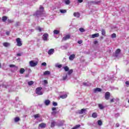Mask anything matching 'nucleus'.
<instances>
[{
    "instance_id": "f257e3e1",
    "label": "nucleus",
    "mask_w": 129,
    "mask_h": 129,
    "mask_svg": "<svg viewBox=\"0 0 129 129\" xmlns=\"http://www.w3.org/2000/svg\"><path fill=\"white\" fill-rule=\"evenodd\" d=\"M44 12V7L42 6H40L39 7V10L36 11L34 14L36 18H40L43 16V13Z\"/></svg>"
},
{
    "instance_id": "f03ea898",
    "label": "nucleus",
    "mask_w": 129,
    "mask_h": 129,
    "mask_svg": "<svg viewBox=\"0 0 129 129\" xmlns=\"http://www.w3.org/2000/svg\"><path fill=\"white\" fill-rule=\"evenodd\" d=\"M73 73V70H70L68 73L66 74V76L63 77V80H68L71 78V74Z\"/></svg>"
},
{
    "instance_id": "7ed1b4c3",
    "label": "nucleus",
    "mask_w": 129,
    "mask_h": 129,
    "mask_svg": "<svg viewBox=\"0 0 129 129\" xmlns=\"http://www.w3.org/2000/svg\"><path fill=\"white\" fill-rule=\"evenodd\" d=\"M42 87H38L36 89L35 92L37 95H43V92H42Z\"/></svg>"
},
{
    "instance_id": "20e7f679",
    "label": "nucleus",
    "mask_w": 129,
    "mask_h": 129,
    "mask_svg": "<svg viewBox=\"0 0 129 129\" xmlns=\"http://www.w3.org/2000/svg\"><path fill=\"white\" fill-rule=\"evenodd\" d=\"M29 64L31 67H35L38 65V61H35L34 60H31L29 62Z\"/></svg>"
},
{
    "instance_id": "39448f33",
    "label": "nucleus",
    "mask_w": 129,
    "mask_h": 129,
    "mask_svg": "<svg viewBox=\"0 0 129 129\" xmlns=\"http://www.w3.org/2000/svg\"><path fill=\"white\" fill-rule=\"evenodd\" d=\"M16 42L17 43V46H18V47H21V46H22L23 43H22V40H21V38H17L16 39Z\"/></svg>"
},
{
    "instance_id": "423d86ee",
    "label": "nucleus",
    "mask_w": 129,
    "mask_h": 129,
    "mask_svg": "<svg viewBox=\"0 0 129 129\" xmlns=\"http://www.w3.org/2000/svg\"><path fill=\"white\" fill-rule=\"evenodd\" d=\"M89 4H93V5H97V6H99V5H100V4H101V1H91L88 2Z\"/></svg>"
},
{
    "instance_id": "0eeeda50",
    "label": "nucleus",
    "mask_w": 129,
    "mask_h": 129,
    "mask_svg": "<svg viewBox=\"0 0 129 129\" xmlns=\"http://www.w3.org/2000/svg\"><path fill=\"white\" fill-rule=\"evenodd\" d=\"M71 38V36L69 34L66 35V36H64L62 40H61V42H64L65 41H67V40H69V39H70Z\"/></svg>"
},
{
    "instance_id": "6e6552de",
    "label": "nucleus",
    "mask_w": 129,
    "mask_h": 129,
    "mask_svg": "<svg viewBox=\"0 0 129 129\" xmlns=\"http://www.w3.org/2000/svg\"><path fill=\"white\" fill-rule=\"evenodd\" d=\"M59 97L62 99H65L67 97V94H64V92H61Z\"/></svg>"
},
{
    "instance_id": "1a4fd4ad",
    "label": "nucleus",
    "mask_w": 129,
    "mask_h": 129,
    "mask_svg": "<svg viewBox=\"0 0 129 129\" xmlns=\"http://www.w3.org/2000/svg\"><path fill=\"white\" fill-rule=\"evenodd\" d=\"M110 97V93L109 92H107L105 94V98L106 100H108Z\"/></svg>"
},
{
    "instance_id": "9d476101",
    "label": "nucleus",
    "mask_w": 129,
    "mask_h": 129,
    "mask_svg": "<svg viewBox=\"0 0 129 129\" xmlns=\"http://www.w3.org/2000/svg\"><path fill=\"white\" fill-rule=\"evenodd\" d=\"M69 47L68 43H67L64 45L60 46V49H61V50H67Z\"/></svg>"
},
{
    "instance_id": "9b49d317",
    "label": "nucleus",
    "mask_w": 129,
    "mask_h": 129,
    "mask_svg": "<svg viewBox=\"0 0 129 129\" xmlns=\"http://www.w3.org/2000/svg\"><path fill=\"white\" fill-rule=\"evenodd\" d=\"M48 36V35L47 33H45L43 35L42 39H43V41H47Z\"/></svg>"
},
{
    "instance_id": "f8f14e48",
    "label": "nucleus",
    "mask_w": 129,
    "mask_h": 129,
    "mask_svg": "<svg viewBox=\"0 0 129 129\" xmlns=\"http://www.w3.org/2000/svg\"><path fill=\"white\" fill-rule=\"evenodd\" d=\"M54 52L55 49H54L53 48H51L48 50V55H53V54H54Z\"/></svg>"
},
{
    "instance_id": "ddd939ff",
    "label": "nucleus",
    "mask_w": 129,
    "mask_h": 129,
    "mask_svg": "<svg viewBox=\"0 0 129 129\" xmlns=\"http://www.w3.org/2000/svg\"><path fill=\"white\" fill-rule=\"evenodd\" d=\"M35 30H36V31H38L39 32L44 31V28H42L40 26L36 27Z\"/></svg>"
},
{
    "instance_id": "4468645a",
    "label": "nucleus",
    "mask_w": 129,
    "mask_h": 129,
    "mask_svg": "<svg viewBox=\"0 0 129 129\" xmlns=\"http://www.w3.org/2000/svg\"><path fill=\"white\" fill-rule=\"evenodd\" d=\"M85 112H86V109H82L78 111L79 114H83V113H85Z\"/></svg>"
},
{
    "instance_id": "2eb2a0df",
    "label": "nucleus",
    "mask_w": 129,
    "mask_h": 129,
    "mask_svg": "<svg viewBox=\"0 0 129 129\" xmlns=\"http://www.w3.org/2000/svg\"><path fill=\"white\" fill-rule=\"evenodd\" d=\"M74 59H75V54H71L69 56V60H70V61H73V60H74Z\"/></svg>"
},
{
    "instance_id": "dca6fc26",
    "label": "nucleus",
    "mask_w": 129,
    "mask_h": 129,
    "mask_svg": "<svg viewBox=\"0 0 129 129\" xmlns=\"http://www.w3.org/2000/svg\"><path fill=\"white\" fill-rule=\"evenodd\" d=\"M99 37V33H95L91 35V38L94 39V38H97Z\"/></svg>"
},
{
    "instance_id": "f3484780",
    "label": "nucleus",
    "mask_w": 129,
    "mask_h": 129,
    "mask_svg": "<svg viewBox=\"0 0 129 129\" xmlns=\"http://www.w3.org/2000/svg\"><path fill=\"white\" fill-rule=\"evenodd\" d=\"M101 89L99 88H97L95 89H94V93H96V92H101Z\"/></svg>"
},
{
    "instance_id": "a211bd4d",
    "label": "nucleus",
    "mask_w": 129,
    "mask_h": 129,
    "mask_svg": "<svg viewBox=\"0 0 129 129\" xmlns=\"http://www.w3.org/2000/svg\"><path fill=\"white\" fill-rule=\"evenodd\" d=\"M39 127H41V128H45V127H46V124L41 123L39 124Z\"/></svg>"
},
{
    "instance_id": "6ab92c4d",
    "label": "nucleus",
    "mask_w": 129,
    "mask_h": 129,
    "mask_svg": "<svg viewBox=\"0 0 129 129\" xmlns=\"http://www.w3.org/2000/svg\"><path fill=\"white\" fill-rule=\"evenodd\" d=\"M51 103V101H49V100H45L44 101V104L45 105H46V106H48V105H49L50 104V103Z\"/></svg>"
},
{
    "instance_id": "aec40b11",
    "label": "nucleus",
    "mask_w": 129,
    "mask_h": 129,
    "mask_svg": "<svg viewBox=\"0 0 129 129\" xmlns=\"http://www.w3.org/2000/svg\"><path fill=\"white\" fill-rule=\"evenodd\" d=\"M74 17H76V18H80V13L79 12H75L74 13Z\"/></svg>"
},
{
    "instance_id": "412c9836",
    "label": "nucleus",
    "mask_w": 129,
    "mask_h": 129,
    "mask_svg": "<svg viewBox=\"0 0 129 129\" xmlns=\"http://www.w3.org/2000/svg\"><path fill=\"white\" fill-rule=\"evenodd\" d=\"M98 105L99 108L101 110L104 109V107H105L102 104H98Z\"/></svg>"
},
{
    "instance_id": "4be33fe9",
    "label": "nucleus",
    "mask_w": 129,
    "mask_h": 129,
    "mask_svg": "<svg viewBox=\"0 0 129 129\" xmlns=\"http://www.w3.org/2000/svg\"><path fill=\"white\" fill-rule=\"evenodd\" d=\"M63 69H64V71H66V72H69V71H70V70H69V68L68 66L63 67Z\"/></svg>"
},
{
    "instance_id": "5701e85b",
    "label": "nucleus",
    "mask_w": 129,
    "mask_h": 129,
    "mask_svg": "<svg viewBox=\"0 0 129 129\" xmlns=\"http://www.w3.org/2000/svg\"><path fill=\"white\" fill-rule=\"evenodd\" d=\"M51 72L49 71H46L43 73V75H50Z\"/></svg>"
},
{
    "instance_id": "b1692460",
    "label": "nucleus",
    "mask_w": 129,
    "mask_h": 129,
    "mask_svg": "<svg viewBox=\"0 0 129 129\" xmlns=\"http://www.w3.org/2000/svg\"><path fill=\"white\" fill-rule=\"evenodd\" d=\"M60 13H61V14H65L66 13H67V10H64V9H60L59 10Z\"/></svg>"
},
{
    "instance_id": "393cba45",
    "label": "nucleus",
    "mask_w": 129,
    "mask_h": 129,
    "mask_svg": "<svg viewBox=\"0 0 129 129\" xmlns=\"http://www.w3.org/2000/svg\"><path fill=\"white\" fill-rule=\"evenodd\" d=\"M64 124V121L62 120L61 121H60L59 123H58L57 125L58 126H62Z\"/></svg>"
},
{
    "instance_id": "a878e982",
    "label": "nucleus",
    "mask_w": 129,
    "mask_h": 129,
    "mask_svg": "<svg viewBox=\"0 0 129 129\" xmlns=\"http://www.w3.org/2000/svg\"><path fill=\"white\" fill-rule=\"evenodd\" d=\"M25 69L24 68H21L20 69V74H24V73H25Z\"/></svg>"
},
{
    "instance_id": "bb28decb",
    "label": "nucleus",
    "mask_w": 129,
    "mask_h": 129,
    "mask_svg": "<svg viewBox=\"0 0 129 129\" xmlns=\"http://www.w3.org/2000/svg\"><path fill=\"white\" fill-rule=\"evenodd\" d=\"M7 20H8V17L7 16H3L2 17V22H6V21H7Z\"/></svg>"
},
{
    "instance_id": "cd10ccee",
    "label": "nucleus",
    "mask_w": 129,
    "mask_h": 129,
    "mask_svg": "<svg viewBox=\"0 0 129 129\" xmlns=\"http://www.w3.org/2000/svg\"><path fill=\"white\" fill-rule=\"evenodd\" d=\"M56 125V122L55 121H52L51 123V127H54Z\"/></svg>"
},
{
    "instance_id": "c85d7f7f",
    "label": "nucleus",
    "mask_w": 129,
    "mask_h": 129,
    "mask_svg": "<svg viewBox=\"0 0 129 129\" xmlns=\"http://www.w3.org/2000/svg\"><path fill=\"white\" fill-rule=\"evenodd\" d=\"M59 33H60V31H59V30H54L53 31V34L54 35H58V34H59Z\"/></svg>"
},
{
    "instance_id": "c756f323",
    "label": "nucleus",
    "mask_w": 129,
    "mask_h": 129,
    "mask_svg": "<svg viewBox=\"0 0 129 129\" xmlns=\"http://www.w3.org/2000/svg\"><path fill=\"white\" fill-rule=\"evenodd\" d=\"M92 117H93V118H96V117H97V113H93L92 114Z\"/></svg>"
},
{
    "instance_id": "7c9ffc66",
    "label": "nucleus",
    "mask_w": 129,
    "mask_h": 129,
    "mask_svg": "<svg viewBox=\"0 0 129 129\" xmlns=\"http://www.w3.org/2000/svg\"><path fill=\"white\" fill-rule=\"evenodd\" d=\"M55 67L56 68H59V69L62 68V64H59L58 63L55 64Z\"/></svg>"
},
{
    "instance_id": "2f4dec72",
    "label": "nucleus",
    "mask_w": 129,
    "mask_h": 129,
    "mask_svg": "<svg viewBox=\"0 0 129 129\" xmlns=\"http://www.w3.org/2000/svg\"><path fill=\"white\" fill-rule=\"evenodd\" d=\"M20 121V117H16L15 118H14V121L15 122H18V121Z\"/></svg>"
},
{
    "instance_id": "473e14b6",
    "label": "nucleus",
    "mask_w": 129,
    "mask_h": 129,
    "mask_svg": "<svg viewBox=\"0 0 129 129\" xmlns=\"http://www.w3.org/2000/svg\"><path fill=\"white\" fill-rule=\"evenodd\" d=\"M3 46H4V47H9V46H10V43L8 42H4L3 43Z\"/></svg>"
},
{
    "instance_id": "72a5a7b5",
    "label": "nucleus",
    "mask_w": 129,
    "mask_h": 129,
    "mask_svg": "<svg viewBox=\"0 0 129 129\" xmlns=\"http://www.w3.org/2000/svg\"><path fill=\"white\" fill-rule=\"evenodd\" d=\"M28 84L29 86H31V85H33V84H34V81H30L28 82Z\"/></svg>"
},
{
    "instance_id": "f704fd0d",
    "label": "nucleus",
    "mask_w": 129,
    "mask_h": 129,
    "mask_svg": "<svg viewBox=\"0 0 129 129\" xmlns=\"http://www.w3.org/2000/svg\"><path fill=\"white\" fill-rule=\"evenodd\" d=\"M101 34H102V36H105L106 32H105V30L104 29L101 30Z\"/></svg>"
},
{
    "instance_id": "c9c22d12",
    "label": "nucleus",
    "mask_w": 129,
    "mask_h": 129,
    "mask_svg": "<svg viewBox=\"0 0 129 129\" xmlns=\"http://www.w3.org/2000/svg\"><path fill=\"white\" fill-rule=\"evenodd\" d=\"M97 123L98 125L101 126V125L102 124V121H101V120H99L97 121Z\"/></svg>"
},
{
    "instance_id": "e433bc0d",
    "label": "nucleus",
    "mask_w": 129,
    "mask_h": 129,
    "mask_svg": "<svg viewBox=\"0 0 129 129\" xmlns=\"http://www.w3.org/2000/svg\"><path fill=\"white\" fill-rule=\"evenodd\" d=\"M79 31H80L81 33H84V32H85V30L83 28H80Z\"/></svg>"
},
{
    "instance_id": "4c0bfd02",
    "label": "nucleus",
    "mask_w": 129,
    "mask_h": 129,
    "mask_svg": "<svg viewBox=\"0 0 129 129\" xmlns=\"http://www.w3.org/2000/svg\"><path fill=\"white\" fill-rule=\"evenodd\" d=\"M111 37L112 39H114V38H116V34L115 33L112 34L111 35Z\"/></svg>"
},
{
    "instance_id": "58836bf2",
    "label": "nucleus",
    "mask_w": 129,
    "mask_h": 129,
    "mask_svg": "<svg viewBox=\"0 0 129 129\" xmlns=\"http://www.w3.org/2000/svg\"><path fill=\"white\" fill-rule=\"evenodd\" d=\"M64 3L66 5H70V0H65Z\"/></svg>"
},
{
    "instance_id": "ea45409f",
    "label": "nucleus",
    "mask_w": 129,
    "mask_h": 129,
    "mask_svg": "<svg viewBox=\"0 0 129 129\" xmlns=\"http://www.w3.org/2000/svg\"><path fill=\"white\" fill-rule=\"evenodd\" d=\"M83 85H84V86H89L90 84L88 82H87V83H83Z\"/></svg>"
},
{
    "instance_id": "a19ab883",
    "label": "nucleus",
    "mask_w": 129,
    "mask_h": 129,
    "mask_svg": "<svg viewBox=\"0 0 129 129\" xmlns=\"http://www.w3.org/2000/svg\"><path fill=\"white\" fill-rule=\"evenodd\" d=\"M52 105H53V106H57L58 105V103L56 102H53Z\"/></svg>"
},
{
    "instance_id": "79ce46f5",
    "label": "nucleus",
    "mask_w": 129,
    "mask_h": 129,
    "mask_svg": "<svg viewBox=\"0 0 129 129\" xmlns=\"http://www.w3.org/2000/svg\"><path fill=\"white\" fill-rule=\"evenodd\" d=\"M20 22H17L16 23V24L15 25V27H19V26H20Z\"/></svg>"
},
{
    "instance_id": "37998d69",
    "label": "nucleus",
    "mask_w": 129,
    "mask_h": 129,
    "mask_svg": "<svg viewBox=\"0 0 129 129\" xmlns=\"http://www.w3.org/2000/svg\"><path fill=\"white\" fill-rule=\"evenodd\" d=\"M8 23L11 24L12 23H14V20H11V19H8Z\"/></svg>"
},
{
    "instance_id": "c03bdc74",
    "label": "nucleus",
    "mask_w": 129,
    "mask_h": 129,
    "mask_svg": "<svg viewBox=\"0 0 129 129\" xmlns=\"http://www.w3.org/2000/svg\"><path fill=\"white\" fill-rule=\"evenodd\" d=\"M115 53H116L117 54H119V53H120V49H117L116 50Z\"/></svg>"
},
{
    "instance_id": "a18cd8bd",
    "label": "nucleus",
    "mask_w": 129,
    "mask_h": 129,
    "mask_svg": "<svg viewBox=\"0 0 129 129\" xmlns=\"http://www.w3.org/2000/svg\"><path fill=\"white\" fill-rule=\"evenodd\" d=\"M51 114H52V115H55L56 114H57V112L55 111H53L51 112Z\"/></svg>"
},
{
    "instance_id": "49530a36",
    "label": "nucleus",
    "mask_w": 129,
    "mask_h": 129,
    "mask_svg": "<svg viewBox=\"0 0 129 129\" xmlns=\"http://www.w3.org/2000/svg\"><path fill=\"white\" fill-rule=\"evenodd\" d=\"M22 55H23V53H17L16 56L17 57H21V56H22Z\"/></svg>"
},
{
    "instance_id": "de8ad7c7",
    "label": "nucleus",
    "mask_w": 129,
    "mask_h": 129,
    "mask_svg": "<svg viewBox=\"0 0 129 129\" xmlns=\"http://www.w3.org/2000/svg\"><path fill=\"white\" fill-rule=\"evenodd\" d=\"M125 84L126 85V86H127V87H128L129 86V81H126L125 82Z\"/></svg>"
},
{
    "instance_id": "09e8293b",
    "label": "nucleus",
    "mask_w": 129,
    "mask_h": 129,
    "mask_svg": "<svg viewBox=\"0 0 129 129\" xmlns=\"http://www.w3.org/2000/svg\"><path fill=\"white\" fill-rule=\"evenodd\" d=\"M41 66H44V67H46V66H47V63H46V62H42V63H41Z\"/></svg>"
},
{
    "instance_id": "8fccbe9b",
    "label": "nucleus",
    "mask_w": 129,
    "mask_h": 129,
    "mask_svg": "<svg viewBox=\"0 0 129 129\" xmlns=\"http://www.w3.org/2000/svg\"><path fill=\"white\" fill-rule=\"evenodd\" d=\"M9 67H10V68H13L16 67V65H15V64H10L9 66Z\"/></svg>"
},
{
    "instance_id": "3c124183",
    "label": "nucleus",
    "mask_w": 129,
    "mask_h": 129,
    "mask_svg": "<svg viewBox=\"0 0 129 129\" xmlns=\"http://www.w3.org/2000/svg\"><path fill=\"white\" fill-rule=\"evenodd\" d=\"M18 69H19V67H18L16 66H15V67H14V70H15L16 71H17Z\"/></svg>"
},
{
    "instance_id": "603ef678",
    "label": "nucleus",
    "mask_w": 129,
    "mask_h": 129,
    "mask_svg": "<svg viewBox=\"0 0 129 129\" xmlns=\"http://www.w3.org/2000/svg\"><path fill=\"white\" fill-rule=\"evenodd\" d=\"M114 57H118V53H116V52L114 54H113Z\"/></svg>"
},
{
    "instance_id": "864d4df0",
    "label": "nucleus",
    "mask_w": 129,
    "mask_h": 129,
    "mask_svg": "<svg viewBox=\"0 0 129 129\" xmlns=\"http://www.w3.org/2000/svg\"><path fill=\"white\" fill-rule=\"evenodd\" d=\"M10 31H7L6 32V34L7 35V36H10Z\"/></svg>"
},
{
    "instance_id": "5fc2aeb1",
    "label": "nucleus",
    "mask_w": 129,
    "mask_h": 129,
    "mask_svg": "<svg viewBox=\"0 0 129 129\" xmlns=\"http://www.w3.org/2000/svg\"><path fill=\"white\" fill-rule=\"evenodd\" d=\"M39 116V114H36L34 115V118H38Z\"/></svg>"
},
{
    "instance_id": "6e6d98bb",
    "label": "nucleus",
    "mask_w": 129,
    "mask_h": 129,
    "mask_svg": "<svg viewBox=\"0 0 129 129\" xmlns=\"http://www.w3.org/2000/svg\"><path fill=\"white\" fill-rule=\"evenodd\" d=\"M118 116H119V113H117L115 114V117H118Z\"/></svg>"
},
{
    "instance_id": "4d7b16f0",
    "label": "nucleus",
    "mask_w": 129,
    "mask_h": 129,
    "mask_svg": "<svg viewBox=\"0 0 129 129\" xmlns=\"http://www.w3.org/2000/svg\"><path fill=\"white\" fill-rule=\"evenodd\" d=\"M114 100H115V99L113 98L110 100V102H114Z\"/></svg>"
},
{
    "instance_id": "13d9d810",
    "label": "nucleus",
    "mask_w": 129,
    "mask_h": 129,
    "mask_svg": "<svg viewBox=\"0 0 129 129\" xmlns=\"http://www.w3.org/2000/svg\"><path fill=\"white\" fill-rule=\"evenodd\" d=\"M51 109H52V111H55V110H56V107H52L51 108Z\"/></svg>"
},
{
    "instance_id": "bf43d9fd",
    "label": "nucleus",
    "mask_w": 129,
    "mask_h": 129,
    "mask_svg": "<svg viewBox=\"0 0 129 129\" xmlns=\"http://www.w3.org/2000/svg\"><path fill=\"white\" fill-rule=\"evenodd\" d=\"M119 126V123H116L115 127H118Z\"/></svg>"
},
{
    "instance_id": "052dcab7",
    "label": "nucleus",
    "mask_w": 129,
    "mask_h": 129,
    "mask_svg": "<svg viewBox=\"0 0 129 129\" xmlns=\"http://www.w3.org/2000/svg\"><path fill=\"white\" fill-rule=\"evenodd\" d=\"M78 2L81 4V3L83 2V0H78Z\"/></svg>"
},
{
    "instance_id": "680f3d73",
    "label": "nucleus",
    "mask_w": 129,
    "mask_h": 129,
    "mask_svg": "<svg viewBox=\"0 0 129 129\" xmlns=\"http://www.w3.org/2000/svg\"><path fill=\"white\" fill-rule=\"evenodd\" d=\"M78 44H82V40H79L78 41Z\"/></svg>"
},
{
    "instance_id": "e2e57ef3",
    "label": "nucleus",
    "mask_w": 129,
    "mask_h": 129,
    "mask_svg": "<svg viewBox=\"0 0 129 129\" xmlns=\"http://www.w3.org/2000/svg\"><path fill=\"white\" fill-rule=\"evenodd\" d=\"M97 43H98V41H97V40H95V41H94V44L95 45H96V44H97Z\"/></svg>"
},
{
    "instance_id": "0e129e2a",
    "label": "nucleus",
    "mask_w": 129,
    "mask_h": 129,
    "mask_svg": "<svg viewBox=\"0 0 129 129\" xmlns=\"http://www.w3.org/2000/svg\"><path fill=\"white\" fill-rule=\"evenodd\" d=\"M44 83H45V84H47L48 83V81L46 80H44Z\"/></svg>"
},
{
    "instance_id": "69168bd1",
    "label": "nucleus",
    "mask_w": 129,
    "mask_h": 129,
    "mask_svg": "<svg viewBox=\"0 0 129 129\" xmlns=\"http://www.w3.org/2000/svg\"><path fill=\"white\" fill-rule=\"evenodd\" d=\"M29 31H30V32H34V29H30Z\"/></svg>"
},
{
    "instance_id": "338daca9",
    "label": "nucleus",
    "mask_w": 129,
    "mask_h": 129,
    "mask_svg": "<svg viewBox=\"0 0 129 129\" xmlns=\"http://www.w3.org/2000/svg\"><path fill=\"white\" fill-rule=\"evenodd\" d=\"M16 101H18V99H19V97H16Z\"/></svg>"
},
{
    "instance_id": "774afa93",
    "label": "nucleus",
    "mask_w": 129,
    "mask_h": 129,
    "mask_svg": "<svg viewBox=\"0 0 129 129\" xmlns=\"http://www.w3.org/2000/svg\"><path fill=\"white\" fill-rule=\"evenodd\" d=\"M2 18L0 17V22H2Z\"/></svg>"
}]
</instances>
